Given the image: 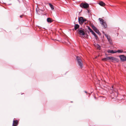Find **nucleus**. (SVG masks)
Masks as SVG:
<instances>
[{
  "mask_svg": "<svg viewBox=\"0 0 126 126\" xmlns=\"http://www.w3.org/2000/svg\"><path fill=\"white\" fill-rule=\"evenodd\" d=\"M80 6L82 8H87L89 7V5L88 4L86 3H82L80 5Z\"/></svg>",
  "mask_w": 126,
  "mask_h": 126,
  "instance_id": "423d86ee",
  "label": "nucleus"
},
{
  "mask_svg": "<svg viewBox=\"0 0 126 126\" xmlns=\"http://www.w3.org/2000/svg\"><path fill=\"white\" fill-rule=\"evenodd\" d=\"M17 125V120H14L13 121V125L14 126H16Z\"/></svg>",
  "mask_w": 126,
  "mask_h": 126,
  "instance_id": "9d476101",
  "label": "nucleus"
},
{
  "mask_svg": "<svg viewBox=\"0 0 126 126\" xmlns=\"http://www.w3.org/2000/svg\"><path fill=\"white\" fill-rule=\"evenodd\" d=\"M103 33L105 36L107 38L110 44H111L112 43V42L111 39V38L110 36H108L107 34L105 33L104 32H103Z\"/></svg>",
  "mask_w": 126,
  "mask_h": 126,
  "instance_id": "7ed1b4c3",
  "label": "nucleus"
},
{
  "mask_svg": "<svg viewBox=\"0 0 126 126\" xmlns=\"http://www.w3.org/2000/svg\"><path fill=\"white\" fill-rule=\"evenodd\" d=\"M83 18L82 17H81L79 18V22L80 24H82L83 23Z\"/></svg>",
  "mask_w": 126,
  "mask_h": 126,
  "instance_id": "1a4fd4ad",
  "label": "nucleus"
},
{
  "mask_svg": "<svg viewBox=\"0 0 126 126\" xmlns=\"http://www.w3.org/2000/svg\"><path fill=\"white\" fill-rule=\"evenodd\" d=\"M92 29L94 31H95V30L97 29L94 26V25H92Z\"/></svg>",
  "mask_w": 126,
  "mask_h": 126,
  "instance_id": "aec40b11",
  "label": "nucleus"
},
{
  "mask_svg": "<svg viewBox=\"0 0 126 126\" xmlns=\"http://www.w3.org/2000/svg\"><path fill=\"white\" fill-rule=\"evenodd\" d=\"M99 4L101 6H104L105 5V3L103 2V1H100L99 2Z\"/></svg>",
  "mask_w": 126,
  "mask_h": 126,
  "instance_id": "4468645a",
  "label": "nucleus"
},
{
  "mask_svg": "<svg viewBox=\"0 0 126 126\" xmlns=\"http://www.w3.org/2000/svg\"><path fill=\"white\" fill-rule=\"evenodd\" d=\"M74 27L75 30H76L77 29L79 28V26L78 24H76L75 25Z\"/></svg>",
  "mask_w": 126,
  "mask_h": 126,
  "instance_id": "ddd939ff",
  "label": "nucleus"
},
{
  "mask_svg": "<svg viewBox=\"0 0 126 126\" xmlns=\"http://www.w3.org/2000/svg\"><path fill=\"white\" fill-rule=\"evenodd\" d=\"M76 59L77 60L78 64L80 68L82 69L83 67V64L79 56H77Z\"/></svg>",
  "mask_w": 126,
  "mask_h": 126,
  "instance_id": "f257e3e1",
  "label": "nucleus"
},
{
  "mask_svg": "<svg viewBox=\"0 0 126 126\" xmlns=\"http://www.w3.org/2000/svg\"><path fill=\"white\" fill-rule=\"evenodd\" d=\"M109 58L110 60L112 61V62L113 61H117L118 60L117 58L113 57H109Z\"/></svg>",
  "mask_w": 126,
  "mask_h": 126,
  "instance_id": "6e6552de",
  "label": "nucleus"
},
{
  "mask_svg": "<svg viewBox=\"0 0 126 126\" xmlns=\"http://www.w3.org/2000/svg\"><path fill=\"white\" fill-rule=\"evenodd\" d=\"M92 34H93L94 36L95 37V38L96 39H97L98 38L97 36V35L94 32Z\"/></svg>",
  "mask_w": 126,
  "mask_h": 126,
  "instance_id": "412c9836",
  "label": "nucleus"
},
{
  "mask_svg": "<svg viewBox=\"0 0 126 126\" xmlns=\"http://www.w3.org/2000/svg\"><path fill=\"white\" fill-rule=\"evenodd\" d=\"M123 50L122 49L118 50H117L116 51H115V52L116 53L118 52V53H122L123 52Z\"/></svg>",
  "mask_w": 126,
  "mask_h": 126,
  "instance_id": "6ab92c4d",
  "label": "nucleus"
},
{
  "mask_svg": "<svg viewBox=\"0 0 126 126\" xmlns=\"http://www.w3.org/2000/svg\"><path fill=\"white\" fill-rule=\"evenodd\" d=\"M112 89H113V86H112Z\"/></svg>",
  "mask_w": 126,
  "mask_h": 126,
  "instance_id": "a878e982",
  "label": "nucleus"
},
{
  "mask_svg": "<svg viewBox=\"0 0 126 126\" xmlns=\"http://www.w3.org/2000/svg\"><path fill=\"white\" fill-rule=\"evenodd\" d=\"M117 91L116 90H113V92L111 93V96L112 95L113 96V97L112 96V98H114L115 97H117L118 96V93L117 92Z\"/></svg>",
  "mask_w": 126,
  "mask_h": 126,
  "instance_id": "39448f33",
  "label": "nucleus"
},
{
  "mask_svg": "<svg viewBox=\"0 0 126 126\" xmlns=\"http://www.w3.org/2000/svg\"><path fill=\"white\" fill-rule=\"evenodd\" d=\"M77 31L79 34L80 35H84L85 34L84 29L82 28L79 29L77 31Z\"/></svg>",
  "mask_w": 126,
  "mask_h": 126,
  "instance_id": "f03ea898",
  "label": "nucleus"
},
{
  "mask_svg": "<svg viewBox=\"0 0 126 126\" xmlns=\"http://www.w3.org/2000/svg\"><path fill=\"white\" fill-rule=\"evenodd\" d=\"M49 5L51 7L52 10H53L54 9L53 5L51 3H49Z\"/></svg>",
  "mask_w": 126,
  "mask_h": 126,
  "instance_id": "f3484780",
  "label": "nucleus"
},
{
  "mask_svg": "<svg viewBox=\"0 0 126 126\" xmlns=\"http://www.w3.org/2000/svg\"><path fill=\"white\" fill-rule=\"evenodd\" d=\"M107 52L108 53H116V52H115V51H114L113 50H108L107 51Z\"/></svg>",
  "mask_w": 126,
  "mask_h": 126,
  "instance_id": "9b49d317",
  "label": "nucleus"
},
{
  "mask_svg": "<svg viewBox=\"0 0 126 126\" xmlns=\"http://www.w3.org/2000/svg\"><path fill=\"white\" fill-rule=\"evenodd\" d=\"M94 46L97 49L99 50L101 48L100 46L98 44H94Z\"/></svg>",
  "mask_w": 126,
  "mask_h": 126,
  "instance_id": "f8f14e48",
  "label": "nucleus"
},
{
  "mask_svg": "<svg viewBox=\"0 0 126 126\" xmlns=\"http://www.w3.org/2000/svg\"><path fill=\"white\" fill-rule=\"evenodd\" d=\"M22 15H20V17L21 18L22 17Z\"/></svg>",
  "mask_w": 126,
  "mask_h": 126,
  "instance_id": "393cba45",
  "label": "nucleus"
},
{
  "mask_svg": "<svg viewBox=\"0 0 126 126\" xmlns=\"http://www.w3.org/2000/svg\"><path fill=\"white\" fill-rule=\"evenodd\" d=\"M109 57H107L105 58H103L102 59V60L103 61H107V60H109Z\"/></svg>",
  "mask_w": 126,
  "mask_h": 126,
  "instance_id": "dca6fc26",
  "label": "nucleus"
},
{
  "mask_svg": "<svg viewBox=\"0 0 126 126\" xmlns=\"http://www.w3.org/2000/svg\"><path fill=\"white\" fill-rule=\"evenodd\" d=\"M83 22H85L86 21V20L85 19H83Z\"/></svg>",
  "mask_w": 126,
  "mask_h": 126,
  "instance_id": "5701e85b",
  "label": "nucleus"
},
{
  "mask_svg": "<svg viewBox=\"0 0 126 126\" xmlns=\"http://www.w3.org/2000/svg\"><path fill=\"white\" fill-rule=\"evenodd\" d=\"M94 31L99 35H101V33H100L98 30L97 29H96Z\"/></svg>",
  "mask_w": 126,
  "mask_h": 126,
  "instance_id": "a211bd4d",
  "label": "nucleus"
},
{
  "mask_svg": "<svg viewBox=\"0 0 126 126\" xmlns=\"http://www.w3.org/2000/svg\"><path fill=\"white\" fill-rule=\"evenodd\" d=\"M121 61L122 62L126 61V56L124 55H121L119 56Z\"/></svg>",
  "mask_w": 126,
  "mask_h": 126,
  "instance_id": "0eeeda50",
  "label": "nucleus"
},
{
  "mask_svg": "<svg viewBox=\"0 0 126 126\" xmlns=\"http://www.w3.org/2000/svg\"><path fill=\"white\" fill-rule=\"evenodd\" d=\"M85 93H87V92L86 91H85Z\"/></svg>",
  "mask_w": 126,
  "mask_h": 126,
  "instance_id": "bb28decb",
  "label": "nucleus"
},
{
  "mask_svg": "<svg viewBox=\"0 0 126 126\" xmlns=\"http://www.w3.org/2000/svg\"><path fill=\"white\" fill-rule=\"evenodd\" d=\"M88 29L90 32H91L92 30L89 26H88Z\"/></svg>",
  "mask_w": 126,
  "mask_h": 126,
  "instance_id": "4be33fe9",
  "label": "nucleus"
},
{
  "mask_svg": "<svg viewBox=\"0 0 126 126\" xmlns=\"http://www.w3.org/2000/svg\"><path fill=\"white\" fill-rule=\"evenodd\" d=\"M99 19L101 22V23L104 28H106L107 27V25L105 22L101 18H99Z\"/></svg>",
  "mask_w": 126,
  "mask_h": 126,
  "instance_id": "20e7f679",
  "label": "nucleus"
},
{
  "mask_svg": "<svg viewBox=\"0 0 126 126\" xmlns=\"http://www.w3.org/2000/svg\"><path fill=\"white\" fill-rule=\"evenodd\" d=\"M92 33V34L94 32L93 31V30L91 32Z\"/></svg>",
  "mask_w": 126,
  "mask_h": 126,
  "instance_id": "b1692460",
  "label": "nucleus"
},
{
  "mask_svg": "<svg viewBox=\"0 0 126 126\" xmlns=\"http://www.w3.org/2000/svg\"><path fill=\"white\" fill-rule=\"evenodd\" d=\"M47 21L48 23H51L52 22V21L51 18H47Z\"/></svg>",
  "mask_w": 126,
  "mask_h": 126,
  "instance_id": "2eb2a0df",
  "label": "nucleus"
}]
</instances>
